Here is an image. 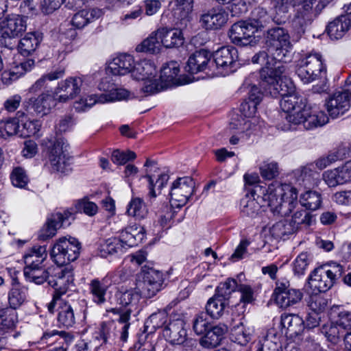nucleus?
I'll list each match as a JSON object with an SVG mask.
<instances>
[{
	"instance_id": "nucleus-63",
	"label": "nucleus",
	"mask_w": 351,
	"mask_h": 351,
	"mask_svg": "<svg viewBox=\"0 0 351 351\" xmlns=\"http://www.w3.org/2000/svg\"><path fill=\"white\" fill-rule=\"evenodd\" d=\"M75 208L77 212L83 213L90 217L95 215L98 212L97 205L86 197L77 200L75 204Z\"/></svg>"
},
{
	"instance_id": "nucleus-13",
	"label": "nucleus",
	"mask_w": 351,
	"mask_h": 351,
	"mask_svg": "<svg viewBox=\"0 0 351 351\" xmlns=\"http://www.w3.org/2000/svg\"><path fill=\"white\" fill-rule=\"evenodd\" d=\"M194 187L195 182L189 176L178 178L175 180L169 193L171 206L178 208L184 206L193 194Z\"/></svg>"
},
{
	"instance_id": "nucleus-1",
	"label": "nucleus",
	"mask_w": 351,
	"mask_h": 351,
	"mask_svg": "<svg viewBox=\"0 0 351 351\" xmlns=\"http://www.w3.org/2000/svg\"><path fill=\"white\" fill-rule=\"evenodd\" d=\"M286 66L280 64L275 69H261L260 85L263 92L273 97H282L280 107L290 126L284 130H293L302 125L306 130L322 126L328 121L326 114L316 107L308 106L306 99L295 91V87L286 75Z\"/></svg>"
},
{
	"instance_id": "nucleus-60",
	"label": "nucleus",
	"mask_w": 351,
	"mask_h": 351,
	"mask_svg": "<svg viewBox=\"0 0 351 351\" xmlns=\"http://www.w3.org/2000/svg\"><path fill=\"white\" fill-rule=\"evenodd\" d=\"M317 173L312 170L311 167H303L295 171L297 182L305 187L311 186L314 182L315 176Z\"/></svg>"
},
{
	"instance_id": "nucleus-9",
	"label": "nucleus",
	"mask_w": 351,
	"mask_h": 351,
	"mask_svg": "<svg viewBox=\"0 0 351 351\" xmlns=\"http://www.w3.org/2000/svg\"><path fill=\"white\" fill-rule=\"evenodd\" d=\"M80 249V243L75 238L61 237L53 244L51 257L59 266L68 265L78 258Z\"/></svg>"
},
{
	"instance_id": "nucleus-20",
	"label": "nucleus",
	"mask_w": 351,
	"mask_h": 351,
	"mask_svg": "<svg viewBox=\"0 0 351 351\" xmlns=\"http://www.w3.org/2000/svg\"><path fill=\"white\" fill-rule=\"evenodd\" d=\"M228 20L226 12L219 8H213L203 12L200 16L201 26L207 30H217L223 27Z\"/></svg>"
},
{
	"instance_id": "nucleus-37",
	"label": "nucleus",
	"mask_w": 351,
	"mask_h": 351,
	"mask_svg": "<svg viewBox=\"0 0 351 351\" xmlns=\"http://www.w3.org/2000/svg\"><path fill=\"white\" fill-rule=\"evenodd\" d=\"M108 289L106 278L99 280L93 279L89 284V291L93 301L97 304H102L106 302V294Z\"/></svg>"
},
{
	"instance_id": "nucleus-40",
	"label": "nucleus",
	"mask_w": 351,
	"mask_h": 351,
	"mask_svg": "<svg viewBox=\"0 0 351 351\" xmlns=\"http://www.w3.org/2000/svg\"><path fill=\"white\" fill-rule=\"evenodd\" d=\"M301 206L312 211L319 209L322 203V197L320 193L308 190L302 193L300 196Z\"/></svg>"
},
{
	"instance_id": "nucleus-53",
	"label": "nucleus",
	"mask_w": 351,
	"mask_h": 351,
	"mask_svg": "<svg viewBox=\"0 0 351 351\" xmlns=\"http://www.w3.org/2000/svg\"><path fill=\"white\" fill-rule=\"evenodd\" d=\"M101 94H92L82 97L73 103V108L78 112H84L96 104H101Z\"/></svg>"
},
{
	"instance_id": "nucleus-52",
	"label": "nucleus",
	"mask_w": 351,
	"mask_h": 351,
	"mask_svg": "<svg viewBox=\"0 0 351 351\" xmlns=\"http://www.w3.org/2000/svg\"><path fill=\"white\" fill-rule=\"evenodd\" d=\"M313 260L312 256L307 252H301L292 263V269L295 275H304L308 265Z\"/></svg>"
},
{
	"instance_id": "nucleus-45",
	"label": "nucleus",
	"mask_w": 351,
	"mask_h": 351,
	"mask_svg": "<svg viewBox=\"0 0 351 351\" xmlns=\"http://www.w3.org/2000/svg\"><path fill=\"white\" fill-rule=\"evenodd\" d=\"M127 213L129 216L134 217L136 219H145L148 215V208L144 200L140 197H133L127 207Z\"/></svg>"
},
{
	"instance_id": "nucleus-55",
	"label": "nucleus",
	"mask_w": 351,
	"mask_h": 351,
	"mask_svg": "<svg viewBox=\"0 0 351 351\" xmlns=\"http://www.w3.org/2000/svg\"><path fill=\"white\" fill-rule=\"evenodd\" d=\"M239 287L236 280L228 278L225 282L219 285L215 294L229 302L231 293L238 290Z\"/></svg>"
},
{
	"instance_id": "nucleus-56",
	"label": "nucleus",
	"mask_w": 351,
	"mask_h": 351,
	"mask_svg": "<svg viewBox=\"0 0 351 351\" xmlns=\"http://www.w3.org/2000/svg\"><path fill=\"white\" fill-rule=\"evenodd\" d=\"M328 304V300L319 292H313L307 301L309 309L318 313L324 312L327 308Z\"/></svg>"
},
{
	"instance_id": "nucleus-19",
	"label": "nucleus",
	"mask_w": 351,
	"mask_h": 351,
	"mask_svg": "<svg viewBox=\"0 0 351 351\" xmlns=\"http://www.w3.org/2000/svg\"><path fill=\"white\" fill-rule=\"evenodd\" d=\"M298 0H278L277 5H276V16L274 17V21L277 24H284L288 19L290 17L289 14V8L291 5L293 8L294 15L291 20V24L292 27L301 35L304 32L305 27L311 24V23H306L300 25H295V19L297 16L296 5L298 4Z\"/></svg>"
},
{
	"instance_id": "nucleus-5",
	"label": "nucleus",
	"mask_w": 351,
	"mask_h": 351,
	"mask_svg": "<svg viewBox=\"0 0 351 351\" xmlns=\"http://www.w3.org/2000/svg\"><path fill=\"white\" fill-rule=\"evenodd\" d=\"M116 296L118 303L125 308H112L108 311L119 315L118 323L122 325L120 338L123 341H126L130 326L131 315L139 312L138 303L142 296L136 289V287L125 291H119Z\"/></svg>"
},
{
	"instance_id": "nucleus-43",
	"label": "nucleus",
	"mask_w": 351,
	"mask_h": 351,
	"mask_svg": "<svg viewBox=\"0 0 351 351\" xmlns=\"http://www.w3.org/2000/svg\"><path fill=\"white\" fill-rule=\"evenodd\" d=\"M180 72L178 62H170L161 69L160 75L157 80L162 84L163 89L169 84L173 83Z\"/></svg>"
},
{
	"instance_id": "nucleus-12",
	"label": "nucleus",
	"mask_w": 351,
	"mask_h": 351,
	"mask_svg": "<svg viewBox=\"0 0 351 351\" xmlns=\"http://www.w3.org/2000/svg\"><path fill=\"white\" fill-rule=\"evenodd\" d=\"M144 167H145V178L147 179L149 201L152 202L160 193L161 189L167 184L169 176L165 171H161L156 161L147 159Z\"/></svg>"
},
{
	"instance_id": "nucleus-7",
	"label": "nucleus",
	"mask_w": 351,
	"mask_h": 351,
	"mask_svg": "<svg viewBox=\"0 0 351 351\" xmlns=\"http://www.w3.org/2000/svg\"><path fill=\"white\" fill-rule=\"evenodd\" d=\"M322 56L317 52L309 53L302 57L296 65V74L304 84H309L324 73Z\"/></svg>"
},
{
	"instance_id": "nucleus-46",
	"label": "nucleus",
	"mask_w": 351,
	"mask_h": 351,
	"mask_svg": "<svg viewBox=\"0 0 351 351\" xmlns=\"http://www.w3.org/2000/svg\"><path fill=\"white\" fill-rule=\"evenodd\" d=\"M251 330L246 328L243 322H239L232 326L231 330V339L232 341L241 345L246 346L251 340Z\"/></svg>"
},
{
	"instance_id": "nucleus-24",
	"label": "nucleus",
	"mask_w": 351,
	"mask_h": 351,
	"mask_svg": "<svg viewBox=\"0 0 351 351\" xmlns=\"http://www.w3.org/2000/svg\"><path fill=\"white\" fill-rule=\"evenodd\" d=\"M346 14H341L328 23L326 31L330 38L339 39L350 29L351 27V3L346 6Z\"/></svg>"
},
{
	"instance_id": "nucleus-47",
	"label": "nucleus",
	"mask_w": 351,
	"mask_h": 351,
	"mask_svg": "<svg viewBox=\"0 0 351 351\" xmlns=\"http://www.w3.org/2000/svg\"><path fill=\"white\" fill-rule=\"evenodd\" d=\"M280 334L274 328H270L263 340L261 347L257 351H280Z\"/></svg>"
},
{
	"instance_id": "nucleus-8",
	"label": "nucleus",
	"mask_w": 351,
	"mask_h": 351,
	"mask_svg": "<svg viewBox=\"0 0 351 351\" xmlns=\"http://www.w3.org/2000/svg\"><path fill=\"white\" fill-rule=\"evenodd\" d=\"M156 69L154 63L143 60L135 62L132 77L136 80L144 82L143 92L147 94H155L163 90V85L156 77Z\"/></svg>"
},
{
	"instance_id": "nucleus-21",
	"label": "nucleus",
	"mask_w": 351,
	"mask_h": 351,
	"mask_svg": "<svg viewBox=\"0 0 351 351\" xmlns=\"http://www.w3.org/2000/svg\"><path fill=\"white\" fill-rule=\"evenodd\" d=\"M258 104L254 103L249 100L243 101L241 104L240 111L241 115L247 119H242L237 122L230 123V128L232 130H237L241 132H244L251 130L255 127L256 119L254 117L256 112V106Z\"/></svg>"
},
{
	"instance_id": "nucleus-62",
	"label": "nucleus",
	"mask_w": 351,
	"mask_h": 351,
	"mask_svg": "<svg viewBox=\"0 0 351 351\" xmlns=\"http://www.w3.org/2000/svg\"><path fill=\"white\" fill-rule=\"evenodd\" d=\"M192 326L195 334L198 335L204 334L210 326L207 314L204 312L196 314L193 319Z\"/></svg>"
},
{
	"instance_id": "nucleus-6",
	"label": "nucleus",
	"mask_w": 351,
	"mask_h": 351,
	"mask_svg": "<svg viewBox=\"0 0 351 351\" xmlns=\"http://www.w3.org/2000/svg\"><path fill=\"white\" fill-rule=\"evenodd\" d=\"M343 273V266L337 263L324 264L315 268L308 278L309 288L313 292H326Z\"/></svg>"
},
{
	"instance_id": "nucleus-28",
	"label": "nucleus",
	"mask_w": 351,
	"mask_h": 351,
	"mask_svg": "<svg viewBox=\"0 0 351 351\" xmlns=\"http://www.w3.org/2000/svg\"><path fill=\"white\" fill-rule=\"evenodd\" d=\"M210 61V53L201 49L193 53L189 58L186 69L191 73H197L204 71Z\"/></svg>"
},
{
	"instance_id": "nucleus-26",
	"label": "nucleus",
	"mask_w": 351,
	"mask_h": 351,
	"mask_svg": "<svg viewBox=\"0 0 351 351\" xmlns=\"http://www.w3.org/2000/svg\"><path fill=\"white\" fill-rule=\"evenodd\" d=\"M135 60L132 56L121 53L114 58L108 64V70L114 75H125L132 73Z\"/></svg>"
},
{
	"instance_id": "nucleus-38",
	"label": "nucleus",
	"mask_w": 351,
	"mask_h": 351,
	"mask_svg": "<svg viewBox=\"0 0 351 351\" xmlns=\"http://www.w3.org/2000/svg\"><path fill=\"white\" fill-rule=\"evenodd\" d=\"M329 317L342 330L351 329V312L343 310L339 306H333L329 311Z\"/></svg>"
},
{
	"instance_id": "nucleus-11",
	"label": "nucleus",
	"mask_w": 351,
	"mask_h": 351,
	"mask_svg": "<svg viewBox=\"0 0 351 351\" xmlns=\"http://www.w3.org/2000/svg\"><path fill=\"white\" fill-rule=\"evenodd\" d=\"M68 144L63 138L56 139L49 149V161L51 171L68 173L71 171V158L68 152Z\"/></svg>"
},
{
	"instance_id": "nucleus-57",
	"label": "nucleus",
	"mask_w": 351,
	"mask_h": 351,
	"mask_svg": "<svg viewBox=\"0 0 351 351\" xmlns=\"http://www.w3.org/2000/svg\"><path fill=\"white\" fill-rule=\"evenodd\" d=\"M20 124L18 119H9L0 121V138H6L12 135L18 134Z\"/></svg>"
},
{
	"instance_id": "nucleus-16",
	"label": "nucleus",
	"mask_w": 351,
	"mask_h": 351,
	"mask_svg": "<svg viewBox=\"0 0 351 351\" xmlns=\"http://www.w3.org/2000/svg\"><path fill=\"white\" fill-rule=\"evenodd\" d=\"M256 30L248 20L234 23L228 31L231 42L237 45L245 46L254 39Z\"/></svg>"
},
{
	"instance_id": "nucleus-36",
	"label": "nucleus",
	"mask_w": 351,
	"mask_h": 351,
	"mask_svg": "<svg viewBox=\"0 0 351 351\" xmlns=\"http://www.w3.org/2000/svg\"><path fill=\"white\" fill-rule=\"evenodd\" d=\"M41 37L35 32H29L22 38L18 44L19 52L23 56L31 55L37 49L41 42Z\"/></svg>"
},
{
	"instance_id": "nucleus-58",
	"label": "nucleus",
	"mask_w": 351,
	"mask_h": 351,
	"mask_svg": "<svg viewBox=\"0 0 351 351\" xmlns=\"http://www.w3.org/2000/svg\"><path fill=\"white\" fill-rule=\"evenodd\" d=\"M41 123L38 120L26 119L22 121L20 125L19 135L21 137H28L37 135L40 130Z\"/></svg>"
},
{
	"instance_id": "nucleus-2",
	"label": "nucleus",
	"mask_w": 351,
	"mask_h": 351,
	"mask_svg": "<svg viewBox=\"0 0 351 351\" xmlns=\"http://www.w3.org/2000/svg\"><path fill=\"white\" fill-rule=\"evenodd\" d=\"M262 198L274 215L286 217L292 214L289 223L295 232L300 226H310L314 221L313 215L298 207L297 190L289 184L272 183Z\"/></svg>"
},
{
	"instance_id": "nucleus-49",
	"label": "nucleus",
	"mask_w": 351,
	"mask_h": 351,
	"mask_svg": "<svg viewBox=\"0 0 351 351\" xmlns=\"http://www.w3.org/2000/svg\"><path fill=\"white\" fill-rule=\"evenodd\" d=\"M161 42L158 36V30L152 32L149 37L145 39L140 45L136 46V50L138 52H148L156 53L160 51Z\"/></svg>"
},
{
	"instance_id": "nucleus-10",
	"label": "nucleus",
	"mask_w": 351,
	"mask_h": 351,
	"mask_svg": "<svg viewBox=\"0 0 351 351\" xmlns=\"http://www.w3.org/2000/svg\"><path fill=\"white\" fill-rule=\"evenodd\" d=\"M276 304L282 308H288L300 303L303 298V292L291 287L286 278L278 279L273 293Z\"/></svg>"
},
{
	"instance_id": "nucleus-23",
	"label": "nucleus",
	"mask_w": 351,
	"mask_h": 351,
	"mask_svg": "<svg viewBox=\"0 0 351 351\" xmlns=\"http://www.w3.org/2000/svg\"><path fill=\"white\" fill-rule=\"evenodd\" d=\"M163 335L171 344L181 345L186 339L185 322L182 319H170L163 330Z\"/></svg>"
},
{
	"instance_id": "nucleus-48",
	"label": "nucleus",
	"mask_w": 351,
	"mask_h": 351,
	"mask_svg": "<svg viewBox=\"0 0 351 351\" xmlns=\"http://www.w3.org/2000/svg\"><path fill=\"white\" fill-rule=\"evenodd\" d=\"M17 322L18 314L14 309L10 307L0 309V330H12Z\"/></svg>"
},
{
	"instance_id": "nucleus-25",
	"label": "nucleus",
	"mask_w": 351,
	"mask_h": 351,
	"mask_svg": "<svg viewBox=\"0 0 351 351\" xmlns=\"http://www.w3.org/2000/svg\"><path fill=\"white\" fill-rule=\"evenodd\" d=\"M1 36L3 38H15L19 36L26 29V21L17 14L8 15L1 23Z\"/></svg>"
},
{
	"instance_id": "nucleus-44",
	"label": "nucleus",
	"mask_w": 351,
	"mask_h": 351,
	"mask_svg": "<svg viewBox=\"0 0 351 351\" xmlns=\"http://www.w3.org/2000/svg\"><path fill=\"white\" fill-rule=\"evenodd\" d=\"M261 204L255 198V192H251L250 194H246L240 202L241 212L249 217L255 216L261 209Z\"/></svg>"
},
{
	"instance_id": "nucleus-41",
	"label": "nucleus",
	"mask_w": 351,
	"mask_h": 351,
	"mask_svg": "<svg viewBox=\"0 0 351 351\" xmlns=\"http://www.w3.org/2000/svg\"><path fill=\"white\" fill-rule=\"evenodd\" d=\"M58 323L60 326L66 328L72 327L76 322L73 308L68 303H64L58 307Z\"/></svg>"
},
{
	"instance_id": "nucleus-17",
	"label": "nucleus",
	"mask_w": 351,
	"mask_h": 351,
	"mask_svg": "<svg viewBox=\"0 0 351 351\" xmlns=\"http://www.w3.org/2000/svg\"><path fill=\"white\" fill-rule=\"evenodd\" d=\"M84 80L82 77H69L60 81L56 88L57 101L60 103H66L72 100L81 92Z\"/></svg>"
},
{
	"instance_id": "nucleus-39",
	"label": "nucleus",
	"mask_w": 351,
	"mask_h": 351,
	"mask_svg": "<svg viewBox=\"0 0 351 351\" xmlns=\"http://www.w3.org/2000/svg\"><path fill=\"white\" fill-rule=\"evenodd\" d=\"M34 66V61L32 59H28L15 66L12 69L4 71L2 75L3 80L5 83L14 81L23 75L26 72L31 71Z\"/></svg>"
},
{
	"instance_id": "nucleus-42",
	"label": "nucleus",
	"mask_w": 351,
	"mask_h": 351,
	"mask_svg": "<svg viewBox=\"0 0 351 351\" xmlns=\"http://www.w3.org/2000/svg\"><path fill=\"white\" fill-rule=\"evenodd\" d=\"M228 304V302L215 294L207 302L206 306L207 315H208L214 319H219L223 315L225 307Z\"/></svg>"
},
{
	"instance_id": "nucleus-30",
	"label": "nucleus",
	"mask_w": 351,
	"mask_h": 351,
	"mask_svg": "<svg viewBox=\"0 0 351 351\" xmlns=\"http://www.w3.org/2000/svg\"><path fill=\"white\" fill-rule=\"evenodd\" d=\"M280 324L287 330L286 333L292 335H300L304 329L303 319L296 314L284 313L281 315Z\"/></svg>"
},
{
	"instance_id": "nucleus-32",
	"label": "nucleus",
	"mask_w": 351,
	"mask_h": 351,
	"mask_svg": "<svg viewBox=\"0 0 351 351\" xmlns=\"http://www.w3.org/2000/svg\"><path fill=\"white\" fill-rule=\"evenodd\" d=\"M12 287L8 293V302L10 308L16 311L27 299V289L16 280L13 279Z\"/></svg>"
},
{
	"instance_id": "nucleus-51",
	"label": "nucleus",
	"mask_w": 351,
	"mask_h": 351,
	"mask_svg": "<svg viewBox=\"0 0 351 351\" xmlns=\"http://www.w3.org/2000/svg\"><path fill=\"white\" fill-rule=\"evenodd\" d=\"M346 154L345 147H339L329 152L326 156H323L317 159L315 165L319 169H323L333 162L342 160Z\"/></svg>"
},
{
	"instance_id": "nucleus-15",
	"label": "nucleus",
	"mask_w": 351,
	"mask_h": 351,
	"mask_svg": "<svg viewBox=\"0 0 351 351\" xmlns=\"http://www.w3.org/2000/svg\"><path fill=\"white\" fill-rule=\"evenodd\" d=\"M216 66L221 69V74L226 75L234 72L239 66L237 49L232 46L222 47L213 53Z\"/></svg>"
},
{
	"instance_id": "nucleus-54",
	"label": "nucleus",
	"mask_w": 351,
	"mask_h": 351,
	"mask_svg": "<svg viewBox=\"0 0 351 351\" xmlns=\"http://www.w3.org/2000/svg\"><path fill=\"white\" fill-rule=\"evenodd\" d=\"M123 244L117 237L109 238L101 245L102 256L112 255L123 252Z\"/></svg>"
},
{
	"instance_id": "nucleus-61",
	"label": "nucleus",
	"mask_w": 351,
	"mask_h": 351,
	"mask_svg": "<svg viewBox=\"0 0 351 351\" xmlns=\"http://www.w3.org/2000/svg\"><path fill=\"white\" fill-rule=\"evenodd\" d=\"M136 289L138 290L141 296L145 298H151L156 295L160 291L161 287L155 285L145 279H141L136 283Z\"/></svg>"
},
{
	"instance_id": "nucleus-31",
	"label": "nucleus",
	"mask_w": 351,
	"mask_h": 351,
	"mask_svg": "<svg viewBox=\"0 0 351 351\" xmlns=\"http://www.w3.org/2000/svg\"><path fill=\"white\" fill-rule=\"evenodd\" d=\"M115 328L113 322H103L90 343L93 344L97 349L103 344L113 341L115 337Z\"/></svg>"
},
{
	"instance_id": "nucleus-27",
	"label": "nucleus",
	"mask_w": 351,
	"mask_h": 351,
	"mask_svg": "<svg viewBox=\"0 0 351 351\" xmlns=\"http://www.w3.org/2000/svg\"><path fill=\"white\" fill-rule=\"evenodd\" d=\"M228 332V326L219 323L210 326L200 339V344L206 348H213L219 346Z\"/></svg>"
},
{
	"instance_id": "nucleus-14",
	"label": "nucleus",
	"mask_w": 351,
	"mask_h": 351,
	"mask_svg": "<svg viewBox=\"0 0 351 351\" xmlns=\"http://www.w3.org/2000/svg\"><path fill=\"white\" fill-rule=\"evenodd\" d=\"M57 99L49 90L37 97H32L24 103L25 110L32 115L40 117L49 114L56 106Z\"/></svg>"
},
{
	"instance_id": "nucleus-18",
	"label": "nucleus",
	"mask_w": 351,
	"mask_h": 351,
	"mask_svg": "<svg viewBox=\"0 0 351 351\" xmlns=\"http://www.w3.org/2000/svg\"><path fill=\"white\" fill-rule=\"evenodd\" d=\"M351 95L344 90H337L326 100L325 106L329 115L336 119L343 115L350 108Z\"/></svg>"
},
{
	"instance_id": "nucleus-29",
	"label": "nucleus",
	"mask_w": 351,
	"mask_h": 351,
	"mask_svg": "<svg viewBox=\"0 0 351 351\" xmlns=\"http://www.w3.org/2000/svg\"><path fill=\"white\" fill-rule=\"evenodd\" d=\"M158 36H159L162 45L166 48L178 47L184 43L182 33L178 29H158Z\"/></svg>"
},
{
	"instance_id": "nucleus-59",
	"label": "nucleus",
	"mask_w": 351,
	"mask_h": 351,
	"mask_svg": "<svg viewBox=\"0 0 351 351\" xmlns=\"http://www.w3.org/2000/svg\"><path fill=\"white\" fill-rule=\"evenodd\" d=\"M101 104L110 102H114L129 99L130 93L125 88L112 89L108 93L101 94Z\"/></svg>"
},
{
	"instance_id": "nucleus-3",
	"label": "nucleus",
	"mask_w": 351,
	"mask_h": 351,
	"mask_svg": "<svg viewBox=\"0 0 351 351\" xmlns=\"http://www.w3.org/2000/svg\"><path fill=\"white\" fill-rule=\"evenodd\" d=\"M266 51H260L252 58L254 63L265 64L266 69H275L284 64L291 58L292 45L285 29L275 27L267 29L264 36Z\"/></svg>"
},
{
	"instance_id": "nucleus-4",
	"label": "nucleus",
	"mask_w": 351,
	"mask_h": 351,
	"mask_svg": "<svg viewBox=\"0 0 351 351\" xmlns=\"http://www.w3.org/2000/svg\"><path fill=\"white\" fill-rule=\"evenodd\" d=\"M23 272L27 280L37 285L47 282L52 287L71 285L74 280L73 270L69 267L45 269L43 265H40L25 267Z\"/></svg>"
},
{
	"instance_id": "nucleus-22",
	"label": "nucleus",
	"mask_w": 351,
	"mask_h": 351,
	"mask_svg": "<svg viewBox=\"0 0 351 351\" xmlns=\"http://www.w3.org/2000/svg\"><path fill=\"white\" fill-rule=\"evenodd\" d=\"M71 218H74L73 213L69 210H66L64 213L58 212L51 214L48 217L46 226L43 229L40 237L44 240L53 237L58 229L70 223L69 220Z\"/></svg>"
},
{
	"instance_id": "nucleus-64",
	"label": "nucleus",
	"mask_w": 351,
	"mask_h": 351,
	"mask_svg": "<svg viewBox=\"0 0 351 351\" xmlns=\"http://www.w3.org/2000/svg\"><path fill=\"white\" fill-rule=\"evenodd\" d=\"M10 180L12 184L19 188H25L29 182L25 170L21 167L13 169L10 174Z\"/></svg>"
},
{
	"instance_id": "nucleus-33",
	"label": "nucleus",
	"mask_w": 351,
	"mask_h": 351,
	"mask_svg": "<svg viewBox=\"0 0 351 351\" xmlns=\"http://www.w3.org/2000/svg\"><path fill=\"white\" fill-rule=\"evenodd\" d=\"M47 256V253L45 245H34L24 253L23 257L25 265V267L43 265Z\"/></svg>"
},
{
	"instance_id": "nucleus-34",
	"label": "nucleus",
	"mask_w": 351,
	"mask_h": 351,
	"mask_svg": "<svg viewBox=\"0 0 351 351\" xmlns=\"http://www.w3.org/2000/svg\"><path fill=\"white\" fill-rule=\"evenodd\" d=\"M101 14V12L98 9L82 10L73 15L71 24L75 29H82L98 19Z\"/></svg>"
},
{
	"instance_id": "nucleus-35",
	"label": "nucleus",
	"mask_w": 351,
	"mask_h": 351,
	"mask_svg": "<svg viewBox=\"0 0 351 351\" xmlns=\"http://www.w3.org/2000/svg\"><path fill=\"white\" fill-rule=\"evenodd\" d=\"M248 21L254 27L256 32H258L262 31L274 21V18L265 8L258 6L252 11Z\"/></svg>"
},
{
	"instance_id": "nucleus-50",
	"label": "nucleus",
	"mask_w": 351,
	"mask_h": 351,
	"mask_svg": "<svg viewBox=\"0 0 351 351\" xmlns=\"http://www.w3.org/2000/svg\"><path fill=\"white\" fill-rule=\"evenodd\" d=\"M293 232V228L287 219L276 222L269 228V234L275 239H285L286 236Z\"/></svg>"
}]
</instances>
